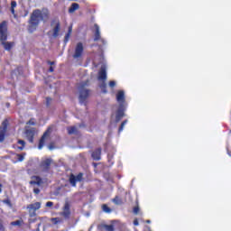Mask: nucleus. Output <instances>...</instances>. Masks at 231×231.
Segmentation results:
<instances>
[{
    "label": "nucleus",
    "mask_w": 231,
    "mask_h": 231,
    "mask_svg": "<svg viewBox=\"0 0 231 231\" xmlns=\"http://www.w3.org/2000/svg\"><path fill=\"white\" fill-rule=\"evenodd\" d=\"M42 23H48L50 21V10L48 8L35 9L31 14L28 21L27 30L29 33H33L39 28V24Z\"/></svg>",
    "instance_id": "f257e3e1"
},
{
    "label": "nucleus",
    "mask_w": 231,
    "mask_h": 231,
    "mask_svg": "<svg viewBox=\"0 0 231 231\" xmlns=\"http://www.w3.org/2000/svg\"><path fill=\"white\" fill-rule=\"evenodd\" d=\"M116 102L119 104L116 115V122L118 124L125 116V109H127V102L125 101V92L124 90H118L116 95Z\"/></svg>",
    "instance_id": "f03ea898"
},
{
    "label": "nucleus",
    "mask_w": 231,
    "mask_h": 231,
    "mask_svg": "<svg viewBox=\"0 0 231 231\" xmlns=\"http://www.w3.org/2000/svg\"><path fill=\"white\" fill-rule=\"evenodd\" d=\"M42 183H44L42 181V178H41L40 176H32L31 177V180L29 181V185H31L32 187H33V193L36 195L41 194V189L37 187H41L42 185ZM37 185V187H35Z\"/></svg>",
    "instance_id": "7ed1b4c3"
},
{
    "label": "nucleus",
    "mask_w": 231,
    "mask_h": 231,
    "mask_svg": "<svg viewBox=\"0 0 231 231\" xmlns=\"http://www.w3.org/2000/svg\"><path fill=\"white\" fill-rule=\"evenodd\" d=\"M37 133H39V130H37V128L35 127H29V126L25 127L24 134L29 143H33V140Z\"/></svg>",
    "instance_id": "20e7f679"
},
{
    "label": "nucleus",
    "mask_w": 231,
    "mask_h": 231,
    "mask_svg": "<svg viewBox=\"0 0 231 231\" xmlns=\"http://www.w3.org/2000/svg\"><path fill=\"white\" fill-rule=\"evenodd\" d=\"M51 136V127L49 126L39 140L38 149L40 150L42 149V147L46 145L47 140H50Z\"/></svg>",
    "instance_id": "39448f33"
},
{
    "label": "nucleus",
    "mask_w": 231,
    "mask_h": 231,
    "mask_svg": "<svg viewBox=\"0 0 231 231\" xmlns=\"http://www.w3.org/2000/svg\"><path fill=\"white\" fill-rule=\"evenodd\" d=\"M9 125H10V122L8 121V119H5L2 122V125L0 126V143H3V142H5Z\"/></svg>",
    "instance_id": "423d86ee"
},
{
    "label": "nucleus",
    "mask_w": 231,
    "mask_h": 231,
    "mask_svg": "<svg viewBox=\"0 0 231 231\" xmlns=\"http://www.w3.org/2000/svg\"><path fill=\"white\" fill-rule=\"evenodd\" d=\"M69 184L71 187H77V182L84 181V173L79 172L75 176V174L71 173L69 178Z\"/></svg>",
    "instance_id": "0eeeda50"
},
{
    "label": "nucleus",
    "mask_w": 231,
    "mask_h": 231,
    "mask_svg": "<svg viewBox=\"0 0 231 231\" xmlns=\"http://www.w3.org/2000/svg\"><path fill=\"white\" fill-rule=\"evenodd\" d=\"M8 39V24L6 21L0 23V41H7Z\"/></svg>",
    "instance_id": "6e6552de"
},
{
    "label": "nucleus",
    "mask_w": 231,
    "mask_h": 231,
    "mask_svg": "<svg viewBox=\"0 0 231 231\" xmlns=\"http://www.w3.org/2000/svg\"><path fill=\"white\" fill-rule=\"evenodd\" d=\"M41 202H35L27 205V210L29 212L30 217H35V216H37V210L41 208Z\"/></svg>",
    "instance_id": "1a4fd4ad"
},
{
    "label": "nucleus",
    "mask_w": 231,
    "mask_h": 231,
    "mask_svg": "<svg viewBox=\"0 0 231 231\" xmlns=\"http://www.w3.org/2000/svg\"><path fill=\"white\" fill-rule=\"evenodd\" d=\"M62 210V212H60V216H62L64 219H69L71 217V206L69 202H65Z\"/></svg>",
    "instance_id": "9d476101"
},
{
    "label": "nucleus",
    "mask_w": 231,
    "mask_h": 231,
    "mask_svg": "<svg viewBox=\"0 0 231 231\" xmlns=\"http://www.w3.org/2000/svg\"><path fill=\"white\" fill-rule=\"evenodd\" d=\"M84 55V44L82 42H78L72 55L73 59H80Z\"/></svg>",
    "instance_id": "9b49d317"
},
{
    "label": "nucleus",
    "mask_w": 231,
    "mask_h": 231,
    "mask_svg": "<svg viewBox=\"0 0 231 231\" xmlns=\"http://www.w3.org/2000/svg\"><path fill=\"white\" fill-rule=\"evenodd\" d=\"M98 80H102L103 84L101 88H106V80H107V72L106 67L102 66L98 72Z\"/></svg>",
    "instance_id": "f8f14e48"
},
{
    "label": "nucleus",
    "mask_w": 231,
    "mask_h": 231,
    "mask_svg": "<svg viewBox=\"0 0 231 231\" xmlns=\"http://www.w3.org/2000/svg\"><path fill=\"white\" fill-rule=\"evenodd\" d=\"M89 97V89L84 88H79V102L80 104H86L88 97Z\"/></svg>",
    "instance_id": "ddd939ff"
},
{
    "label": "nucleus",
    "mask_w": 231,
    "mask_h": 231,
    "mask_svg": "<svg viewBox=\"0 0 231 231\" xmlns=\"http://www.w3.org/2000/svg\"><path fill=\"white\" fill-rule=\"evenodd\" d=\"M26 147V142L23 139H18L16 144H13V149H16L17 151H24Z\"/></svg>",
    "instance_id": "4468645a"
},
{
    "label": "nucleus",
    "mask_w": 231,
    "mask_h": 231,
    "mask_svg": "<svg viewBox=\"0 0 231 231\" xmlns=\"http://www.w3.org/2000/svg\"><path fill=\"white\" fill-rule=\"evenodd\" d=\"M0 42L6 51H11L14 46H15V42H6V40H0Z\"/></svg>",
    "instance_id": "2eb2a0df"
},
{
    "label": "nucleus",
    "mask_w": 231,
    "mask_h": 231,
    "mask_svg": "<svg viewBox=\"0 0 231 231\" xmlns=\"http://www.w3.org/2000/svg\"><path fill=\"white\" fill-rule=\"evenodd\" d=\"M95 28V36H94V41H101L103 42V44H106V41L104 39L101 38L100 36V27L98 26V24H95L94 25Z\"/></svg>",
    "instance_id": "dca6fc26"
},
{
    "label": "nucleus",
    "mask_w": 231,
    "mask_h": 231,
    "mask_svg": "<svg viewBox=\"0 0 231 231\" xmlns=\"http://www.w3.org/2000/svg\"><path fill=\"white\" fill-rule=\"evenodd\" d=\"M41 166L42 171H44L45 172H48L51 167V160L46 159L45 161H42Z\"/></svg>",
    "instance_id": "f3484780"
},
{
    "label": "nucleus",
    "mask_w": 231,
    "mask_h": 231,
    "mask_svg": "<svg viewBox=\"0 0 231 231\" xmlns=\"http://www.w3.org/2000/svg\"><path fill=\"white\" fill-rule=\"evenodd\" d=\"M102 156V148H97L96 149L92 154L91 157L93 158V160H95L96 162L100 161V158Z\"/></svg>",
    "instance_id": "a211bd4d"
},
{
    "label": "nucleus",
    "mask_w": 231,
    "mask_h": 231,
    "mask_svg": "<svg viewBox=\"0 0 231 231\" xmlns=\"http://www.w3.org/2000/svg\"><path fill=\"white\" fill-rule=\"evenodd\" d=\"M59 32H60V22H57L55 27L53 28L52 37H59Z\"/></svg>",
    "instance_id": "6ab92c4d"
},
{
    "label": "nucleus",
    "mask_w": 231,
    "mask_h": 231,
    "mask_svg": "<svg viewBox=\"0 0 231 231\" xmlns=\"http://www.w3.org/2000/svg\"><path fill=\"white\" fill-rule=\"evenodd\" d=\"M73 32V25H69L68 29V32L65 35L64 42H68L69 41V37H71V33Z\"/></svg>",
    "instance_id": "aec40b11"
},
{
    "label": "nucleus",
    "mask_w": 231,
    "mask_h": 231,
    "mask_svg": "<svg viewBox=\"0 0 231 231\" xmlns=\"http://www.w3.org/2000/svg\"><path fill=\"white\" fill-rule=\"evenodd\" d=\"M79 8H80V5L77 3H73L69 8V14H73L76 10H79Z\"/></svg>",
    "instance_id": "412c9836"
},
{
    "label": "nucleus",
    "mask_w": 231,
    "mask_h": 231,
    "mask_svg": "<svg viewBox=\"0 0 231 231\" xmlns=\"http://www.w3.org/2000/svg\"><path fill=\"white\" fill-rule=\"evenodd\" d=\"M51 222L52 225H59L60 223H64V218L62 217H52L51 218Z\"/></svg>",
    "instance_id": "4be33fe9"
},
{
    "label": "nucleus",
    "mask_w": 231,
    "mask_h": 231,
    "mask_svg": "<svg viewBox=\"0 0 231 231\" xmlns=\"http://www.w3.org/2000/svg\"><path fill=\"white\" fill-rule=\"evenodd\" d=\"M113 203L115 205H122V203H124V201L122 200V198H120L119 196H116L113 199H112Z\"/></svg>",
    "instance_id": "5701e85b"
},
{
    "label": "nucleus",
    "mask_w": 231,
    "mask_h": 231,
    "mask_svg": "<svg viewBox=\"0 0 231 231\" xmlns=\"http://www.w3.org/2000/svg\"><path fill=\"white\" fill-rule=\"evenodd\" d=\"M47 64H49L51 67L49 68V73H53V71H55V61H51V60H48L47 61Z\"/></svg>",
    "instance_id": "b1692460"
},
{
    "label": "nucleus",
    "mask_w": 231,
    "mask_h": 231,
    "mask_svg": "<svg viewBox=\"0 0 231 231\" xmlns=\"http://www.w3.org/2000/svg\"><path fill=\"white\" fill-rule=\"evenodd\" d=\"M102 210H103V212H106V214H111V212H112L111 208L107 207L106 204L102 205Z\"/></svg>",
    "instance_id": "393cba45"
},
{
    "label": "nucleus",
    "mask_w": 231,
    "mask_h": 231,
    "mask_svg": "<svg viewBox=\"0 0 231 231\" xmlns=\"http://www.w3.org/2000/svg\"><path fill=\"white\" fill-rule=\"evenodd\" d=\"M67 131L69 134H75L77 132V126H69L67 128Z\"/></svg>",
    "instance_id": "a878e982"
},
{
    "label": "nucleus",
    "mask_w": 231,
    "mask_h": 231,
    "mask_svg": "<svg viewBox=\"0 0 231 231\" xmlns=\"http://www.w3.org/2000/svg\"><path fill=\"white\" fill-rule=\"evenodd\" d=\"M103 228L106 231H115V226L113 225H103Z\"/></svg>",
    "instance_id": "bb28decb"
},
{
    "label": "nucleus",
    "mask_w": 231,
    "mask_h": 231,
    "mask_svg": "<svg viewBox=\"0 0 231 231\" xmlns=\"http://www.w3.org/2000/svg\"><path fill=\"white\" fill-rule=\"evenodd\" d=\"M16 156L18 158V162H24V156H26V152L17 153Z\"/></svg>",
    "instance_id": "cd10ccee"
},
{
    "label": "nucleus",
    "mask_w": 231,
    "mask_h": 231,
    "mask_svg": "<svg viewBox=\"0 0 231 231\" xmlns=\"http://www.w3.org/2000/svg\"><path fill=\"white\" fill-rule=\"evenodd\" d=\"M23 225V220H15L11 222L12 226H21Z\"/></svg>",
    "instance_id": "c85d7f7f"
},
{
    "label": "nucleus",
    "mask_w": 231,
    "mask_h": 231,
    "mask_svg": "<svg viewBox=\"0 0 231 231\" xmlns=\"http://www.w3.org/2000/svg\"><path fill=\"white\" fill-rule=\"evenodd\" d=\"M125 124H127V120H125L121 123L119 129H118V133H122V131H124V127H125Z\"/></svg>",
    "instance_id": "c756f323"
},
{
    "label": "nucleus",
    "mask_w": 231,
    "mask_h": 231,
    "mask_svg": "<svg viewBox=\"0 0 231 231\" xmlns=\"http://www.w3.org/2000/svg\"><path fill=\"white\" fill-rule=\"evenodd\" d=\"M53 101V99L50 97H46V107H50V106H51V102Z\"/></svg>",
    "instance_id": "7c9ffc66"
},
{
    "label": "nucleus",
    "mask_w": 231,
    "mask_h": 231,
    "mask_svg": "<svg viewBox=\"0 0 231 231\" xmlns=\"http://www.w3.org/2000/svg\"><path fill=\"white\" fill-rule=\"evenodd\" d=\"M133 212L135 216H138L140 214V207L136 206L134 208Z\"/></svg>",
    "instance_id": "2f4dec72"
},
{
    "label": "nucleus",
    "mask_w": 231,
    "mask_h": 231,
    "mask_svg": "<svg viewBox=\"0 0 231 231\" xmlns=\"http://www.w3.org/2000/svg\"><path fill=\"white\" fill-rule=\"evenodd\" d=\"M35 119L32 118L27 122V125H35Z\"/></svg>",
    "instance_id": "473e14b6"
},
{
    "label": "nucleus",
    "mask_w": 231,
    "mask_h": 231,
    "mask_svg": "<svg viewBox=\"0 0 231 231\" xmlns=\"http://www.w3.org/2000/svg\"><path fill=\"white\" fill-rule=\"evenodd\" d=\"M109 88H115L116 86V81L111 80L108 83Z\"/></svg>",
    "instance_id": "72a5a7b5"
},
{
    "label": "nucleus",
    "mask_w": 231,
    "mask_h": 231,
    "mask_svg": "<svg viewBox=\"0 0 231 231\" xmlns=\"http://www.w3.org/2000/svg\"><path fill=\"white\" fill-rule=\"evenodd\" d=\"M45 207L51 208V207H53V202L52 201L46 202Z\"/></svg>",
    "instance_id": "f704fd0d"
},
{
    "label": "nucleus",
    "mask_w": 231,
    "mask_h": 231,
    "mask_svg": "<svg viewBox=\"0 0 231 231\" xmlns=\"http://www.w3.org/2000/svg\"><path fill=\"white\" fill-rule=\"evenodd\" d=\"M48 148L50 151H53V149H55V144L53 143H51L49 145H48Z\"/></svg>",
    "instance_id": "c9c22d12"
},
{
    "label": "nucleus",
    "mask_w": 231,
    "mask_h": 231,
    "mask_svg": "<svg viewBox=\"0 0 231 231\" xmlns=\"http://www.w3.org/2000/svg\"><path fill=\"white\" fill-rule=\"evenodd\" d=\"M3 203H5V205H9V207L12 206V201H10V199H8L3 200Z\"/></svg>",
    "instance_id": "e433bc0d"
},
{
    "label": "nucleus",
    "mask_w": 231,
    "mask_h": 231,
    "mask_svg": "<svg viewBox=\"0 0 231 231\" xmlns=\"http://www.w3.org/2000/svg\"><path fill=\"white\" fill-rule=\"evenodd\" d=\"M5 225L3 224V221L0 220V231H5Z\"/></svg>",
    "instance_id": "4c0bfd02"
},
{
    "label": "nucleus",
    "mask_w": 231,
    "mask_h": 231,
    "mask_svg": "<svg viewBox=\"0 0 231 231\" xmlns=\"http://www.w3.org/2000/svg\"><path fill=\"white\" fill-rule=\"evenodd\" d=\"M35 221H37V218H29L28 223L32 225V223H35Z\"/></svg>",
    "instance_id": "58836bf2"
},
{
    "label": "nucleus",
    "mask_w": 231,
    "mask_h": 231,
    "mask_svg": "<svg viewBox=\"0 0 231 231\" xmlns=\"http://www.w3.org/2000/svg\"><path fill=\"white\" fill-rule=\"evenodd\" d=\"M15 6H17V2L15 1L11 2V8H15Z\"/></svg>",
    "instance_id": "ea45409f"
},
{
    "label": "nucleus",
    "mask_w": 231,
    "mask_h": 231,
    "mask_svg": "<svg viewBox=\"0 0 231 231\" xmlns=\"http://www.w3.org/2000/svg\"><path fill=\"white\" fill-rule=\"evenodd\" d=\"M134 226H138L139 225L138 219L134 220Z\"/></svg>",
    "instance_id": "a19ab883"
},
{
    "label": "nucleus",
    "mask_w": 231,
    "mask_h": 231,
    "mask_svg": "<svg viewBox=\"0 0 231 231\" xmlns=\"http://www.w3.org/2000/svg\"><path fill=\"white\" fill-rule=\"evenodd\" d=\"M11 13H12L13 14H15V8L11 7Z\"/></svg>",
    "instance_id": "79ce46f5"
},
{
    "label": "nucleus",
    "mask_w": 231,
    "mask_h": 231,
    "mask_svg": "<svg viewBox=\"0 0 231 231\" xmlns=\"http://www.w3.org/2000/svg\"><path fill=\"white\" fill-rule=\"evenodd\" d=\"M3 192V184L0 183V194Z\"/></svg>",
    "instance_id": "37998d69"
},
{
    "label": "nucleus",
    "mask_w": 231,
    "mask_h": 231,
    "mask_svg": "<svg viewBox=\"0 0 231 231\" xmlns=\"http://www.w3.org/2000/svg\"><path fill=\"white\" fill-rule=\"evenodd\" d=\"M146 223H151V220H146Z\"/></svg>",
    "instance_id": "c03bdc74"
}]
</instances>
